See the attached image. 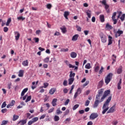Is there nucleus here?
I'll use <instances>...</instances> for the list:
<instances>
[{
	"label": "nucleus",
	"mask_w": 125,
	"mask_h": 125,
	"mask_svg": "<svg viewBox=\"0 0 125 125\" xmlns=\"http://www.w3.org/2000/svg\"><path fill=\"white\" fill-rule=\"evenodd\" d=\"M111 100H112V96H109L104 104L103 106L104 110L102 111L103 115H104L107 112V110H109V104L111 102Z\"/></svg>",
	"instance_id": "f257e3e1"
},
{
	"label": "nucleus",
	"mask_w": 125,
	"mask_h": 125,
	"mask_svg": "<svg viewBox=\"0 0 125 125\" xmlns=\"http://www.w3.org/2000/svg\"><path fill=\"white\" fill-rule=\"evenodd\" d=\"M113 77V73H109L107 76L104 79L105 83L106 84H108L111 80H112V78Z\"/></svg>",
	"instance_id": "f03ea898"
},
{
	"label": "nucleus",
	"mask_w": 125,
	"mask_h": 125,
	"mask_svg": "<svg viewBox=\"0 0 125 125\" xmlns=\"http://www.w3.org/2000/svg\"><path fill=\"white\" fill-rule=\"evenodd\" d=\"M110 93H111V91L110 90H105L103 96L100 100V102H102L103 101H104V99H105L106 97H107V96H108V95L110 94Z\"/></svg>",
	"instance_id": "7ed1b4c3"
},
{
	"label": "nucleus",
	"mask_w": 125,
	"mask_h": 125,
	"mask_svg": "<svg viewBox=\"0 0 125 125\" xmlns=\"http://www.w3.org/2000/svg\"><path fill=\"white\" fill-rule=\"evenodd\" d=\"M81 93H82V89L79 87L77 89L76 92L74 94V99H76V98H77V97H78V96H79V95H80Z\"/></svg>",
	"instance_id": "20e7f679"
},
{
	"label": "nucleus",
	"mask_w": 125,
	"mask_h": 125,
	"mask_svg": "<svg viewBox=\"0 0 125 125\" xmlns=\"http://www.w3.org/2000/svg\"><path fill=\"white\" fill-rule=\"evenodd\" d=\"M117 15L116 12H114L112 16V20L113 21L114 25H116L118 22V19H116V16Z\"/></svg>",
	"instance_id": "39448f33"
},
{
	"label": "nucleus",
	"mask_w": 125,
	"mask_h": 125,
	"mask_svg": "<svg viewBox=\"0 0 125 125\" xmlns=\"http://www.w3.org/2000/svg\"><path fill=\"white\" fill-rule=\"evenodd\" d=\"M99 116L97 113H92L89 116L90 120H95Z\"/></svg>",
	"instance_id": "423d86ee"
},
{
	"label": "nucleus",
	"mask_w": 125,
	"mask_h": 125,
	"mask_svg": "<svg viewBox=\"0 0 125 125\" xmlns=\"http://www.w3.org/2000/svg\"><path fill=\"white\" fill-rule=\"evenodd\" d=\"M100 38L101 39L102 42L104 43H105L107 42V38L106 37V35L103 34L101 33L100 34Z\"/></svg>",
	"instance_id": "0eeeda50"
},
{
	"label": "nucleus",
	"mask_w": 125,
	"mask_h": 125,
	"mask_svg": "<svg viewBox=\"0 0 125 125\" xmlns=\"http://www.w3.org/2000/svg\"><path fill=\"white\" fill-rule=\"evenodd\" d=\"M116 104H114L109 108V109L107 112V114H110V113H114L116 111Z\"/></svg>",
	"instance_id": "6e6552de"
},
{
	"label": "nucleus",
	"mask_w": 125,
	"mask_h": 125,
	"mask_svg": "<svg viewBox=\"0 0 125 125\" xmlns=\"http://www.w3.org/2000/svg\"><path fill=\"white\" fill-rule=\"evenodd\" d=\"M124 34V31L122 30H120L119 29L117 32L115 33V38H118V37H120L121 35H123Z\"/></svg>",
	"instance_id": "1a4fd4ad"
},
{
	"label": "nucleus",
	"mask_w": 125,
	"mask_h": 125,
	"mask_svg": "<svg viewBox=\"0 0 125 125\" xmlns=\"http://www.w3.org/2000/svg\"><path fill=\"white\" fill-rule=\"evenodd\" d=\"M14 34L15 35L16 41H18V40H19V38H20V33H19L18 31H15Z\"/></svg>",
	"instance_id": "9d476101"
},
{
	"label": "nucleus",
	"mask_w": 125,
	"mask_h": 125,
	"mask_svg": "<svg viewBox=\"0 0 125 125\" xmlns=\"http://www.w3.org/2000/svg\"><path fill=\"white\" fill-rule=\"evenodd\" d=\"M15 104V101L12 100L10 104H9L7 105V108H10V107H12L13 106H14V104Z\"/></svg>",
	"instance_id": "9b49d317"
},
{
	"label": "nucleus",
	"mask_w": 125,
	"mask_h": 125,
	"mask_svg": "<svg viewBox=\"0 0 125 125\" xmlns=\"http://www.w3.org/2000/svg\"><path fill=\"white\" fill-rule=\"evenodd\" d=\"M100 101H98V100H96L94 103V104L93 105V107L95 109V108H97L98 107V105H99Z\"/></svg>",
	"instance_id": "f8f14e48"
},
{
	"label": "nucleus",
	"mask_w": 125,
	"mask_h": 125,
	"mask_svg": "<svg viewBox=\"0 0 125 125\" xmlns=\"http://www.w3.org/2000/svg\"><path fill=\"white\" fill-rule=\"evenodd\" d=\"M78 38H79V34H76L73 36L72 41H73V42H76V41H78Z\"/></svg>",
	"instance_id": "ddd939ff"
},
{
	"label": "nucleus",
	"mask_w": 125,
	"mask_h": 125,
	"mask_svg": "<svg viewBox=\"0 0 125 125\" xmlns=\"http://www.w3.org/2000/svg\"><path fill=\"white\" fill-rule=\"evenodd\" d=\"M22 65H23L24 67H27V66H29V62H28V60L23 61L22 62Z\"/></svg>",
	"instance_id": "4468645a"
},
{
	"label": "nucleus",
	"mask_w": 125,
	"mask_h": 125,
	"mask_svg": "<svg viewBox=\"0 0 125 125\" xmlns=\"http://www.w3.org/2000/svg\"><path fill=\"white\" fill-rule=\"evenodd\" d=\"M102 3L105 6V9H109V7H110V6L107 4L106 1H102Z\"/></svg>",
	"instance_id": "2eb2a0df"
},
{
	"label": "nucleus",
	"mask_w": 125,
	"mask_h": 125,
	"mask_svg": "<svg viewBox=\"0 0 125 125\" xmlns=\"http://www.w3.org/2000/svg\"><path fill=\"white\" fill-rule=\"evenodd\" d=\"M105 29H107V30H112V29H113V26L110 25L109 23H107L105 25Z\"/></svg>",
	"instance_id": "dca6fc26"
},
{
	"label": "nucleus",
	"mask_w": 125,
	"mask_h": 125,
	"mask_svg": "<svg viewBox=\"0 0 125 125\" xmlns=\"http://www.w3.org/2000/svg\"><path fill=\"white\" fill-rule=\"evenodd\" d=\"M103 84H104V81H103V80H102L99 83V84H98L99 88H101V87H102V86H103Z\"/></svg>",
	"instance_id": "f3484780"
},
{
	"label": "nucleus",
	"mask_w": 125,
	"mask_h": 125,
	"mask_svg": "<svg viewBox=\"0 0 125 125\" xmlns=\"http://www.w3.org/2000/svg\"><path fill=\"white\" fill-rule=\"evenodd\" d=\"M57 102V99H53L52 102V105L53 107L56 106L57 104L56 103Z\"/></svg>",
	"instance_id": "a211bd4d"
},
{
	"label": "nucleus",
	"mask_w": 125,
	"mask_h": 125,
	"mask_svg": "<svg viewBox=\"0 0 125 125\" xmlns=\"http://www.w3.org/2000/svg\"><path fill=\"white\" fill-rule=\"evenodd\" d=\"M28 89H29L28 88H25L23 89L21 93V96H23V95H25V93H26V92L28 91Z\"/></svg>",
	"instance_id": "6ab92c4d"
},
{
	"label": "nucleus",
	"mask_w": 125,
	"mask_h": 125,
	"mask_svg": "<svg viewBox=\"0 0 125 125\" xmlns=\"http://www.w3.org/2000/svg\"><path fill=\"white\" fill-rule=\"evenodd\" d=\"M18 76L20 77H23L24 76V70L22 69L20 70L19 72Z\"/></svg>",
	"instance_id": "aec40b11"
},
{
	"label": "nucleus",
	"mask_w": 125,
	"mask_h": 125,
	"mask_svg": "<svg viewBox=\"0 0 125 125\" xmlns=\"http://www.w3.org/2000/svg\"><path fill=\"white\" fill-rule=\"evenodd\" d=\"M121 84H122V79H121L119 81V82L117 84V88L120 90V89H122V86H121Z\"/></svg>",
	"instance_id": "412c9836"
},
{
	"label": "nucleus",
	"mask_w": 125,
	"mask_h": 125,
	"mask_svg": "<svg viewBox=\"0 0 125 125\" xmlns=\"http://www.w3.org/2000/svg\"><path fill=\"white\" fill-rule=\"evenodd\" d=\"M74 81H75V78H70L68 79V84L71 85L73 83H74Z\"/></svg>",
	"instance_id": "4be33fe9"
},
{
	"label": "nucleus",
	"mask_w": 125,
	"mask_h": 125,
	"mask_svg": "<svg viewBox=\"0 0 125 125\" xmlns=\"http://www.w3.org/2000/svg\"><path fill=\"white\" fill-rule=\"evenodd\" d=\"M69 15H70V12L68 11H65L64 13V17L65 18V19H67V20H68V16H69Z\"/></svg>",
	"instance_id": "5701e85b"
},
{
	"label": "nucleus",
	"mask_w": 125,
	"mask_h": 125,
	"mask_svg": "<svg viewBox=\"0 0 125 125\" xmlns=\"http://www.w3.org/2000/svg\"><path fill=\"white\" fill-rule=\"evenodd\" d=\"M56 91V88H52L51 89L49 90V93L51 95L54 94V93Z\"/></svg>",
	"instance_id": "b1692460"
},
{
	"label": "nucleus",
	"mask_w": 125,
	"mask_h": 125,
	"mask_svg": "<svg viewBox=\"0 0 125 125\" xmlns=\"http://www.w3.org/2000/svg\"><path fill=\"white\" fill-rule=\"evenodd\" d=\"M100 20L101 22H102V23H103V22H104L105 21V18L104 17V15H100Z\"/></svg>",
	"instance_id": "393cba45"
},
{
	"label": "nucleus",
	"mask_w": 125,
	"mask_h": 125,
	"mask_svg": "<svg viewBox=\"0 0 125 125\" xmlns=\"http://www.w3.org/2000/svg\"><path fill=\"white\" fill-rule=\"evenodd\" d=\"M86 15L88 16V18H91V11L88 10L85 12Z\"/></svg>",
	"instance_id": "a878e982"
},
{
	"label": "nucleus",
	"mask_w": 125,
	"mask_h": 125,
	"mask_svg": "<svg viewBox=\"0 0 125 125\" xmlns=\"http://www.w3.org/2000/svg\"><path fill=\"white\" fill-rule=\"evenodd\" d=\"M123 72V66H120L119 68L117 69V74H122V72Z\"/></svg>",
	"instance_id": "bb28decb"
},
{
	"label": "nucleus",
	"mask_w": 125,
	"mask_h": 125,
	"mask_svg": "<svg viewBox=\"0 0 125 125\" xmlns=\"http://www.w3.org/2000/svg\"><path fill=\"white\" fill-rule=\"evenodd\" d=\"M60 29L62 30V33H63V34H65V33L67 32V28H66V27L64 26L61 27Z\"/></svg>",
	"instance_id": "cd10ccee"
},
{
	"label": "nucleus",
	"mask_w": 125,
	"mask_h": 125,
	"mask_svg": "<svg viewBox=\"0 0 125 125\" xmlns=\"http://www.w3.org/2000/svg\"><path fill=\"white\" fill-rule=\"evenodd\" d=\"M71 58H76L77 57V54L75 52H72L70 54Z\"/></svg>",
	"instance_id": "c85d7f7f"
},
{
	"label": "nucleus",
	"mask_w": 125,
	"mask_h": 125,
	"mask_svg": "<svg viewBox=\"0 0 125 125\" xmlns=\"http://www.w3.org/2000/svg\"><path fill=\"white\" fill-rule=\"evenodd\" d=\"M108 45H111V44H112V43H113V42H112V39H113V38H112L111 37V36H108Z\"/></svg>",
	"instance_id": "c756f323"
},
{
	"label": "nucleus",
	"mask_w": 125,
	"mask_h": 125,
	"mask_svg": "<svg viewBox=\"0 0 125 125\" xmlns=\"http://www.w3.org/2000/svg\"><path fill=\"white\" fill-rule=\"evenodd\" d=\"M76 73H73V71L70 72L69 78H73L74 79Z\"/></svg>",
	"instance_id": "7c9ffc66"
},
{
	"label": "nucleus",
	"mask_w": 125,
	"mask_h": 125,
	"mask_svg": "<svg viewBox=\"0 0 125 125\" xmlns=\"http://www.w3.org/2000/svg\"><path fill=\"white\" fill-rule=\"evenodd\" d=\"M27 123V121L26 120H21L19 121V124H21V125H25V124Z\"/></svg>",
	"instance_id": "2f4dec72"
},
{
	"label": "nucleus",
	"mask_w": 125,
	"mask_h": 125,
	"mask_svg": "<svg viewBox=\"0 0 125 125\" xmlns=\"http://www.w3.org/2000/svg\"><path fill=\"white\" fill-rule=\"evenodd\" d=\"M103 92H104V89H101L98 90V95H102L103 94Z\"/></svg>",
	"instance_id": "473e14b6"
},
{
	"label": "nucleus",
	"mask_w": 125,
	"mask_h": 125,
	"mask_svg": "<svg viewBox=\"0 0 125 125\" xmlns=\"http://www.w3.org/2000/svg\"><path fill=\"white\" fill-rule=\"evenodd\" d=\"M100 69V67L99 66H96L94 67V71L96 73H98V71H99V69Z\"/></svg>",
	"instance_id": "72a5a7b5"
},
{
	"label": "nucleus",
	"mask_w": 125,
	"mask_h": 125,
	"mask_svg": "<svg viewBox=\"0 0 125 125\" xmlns=\"http://www.w3.org/2000/svg\"><path fill=\"white\" fill-rule=\"evenodd\" d=\"M19 118V116L14 115L13 118V121H15L18 120V119Z\"/></svg>",
	"instance_id": "f704fd0d"
},
{
	"label": "nucleus",
	"mask_w": 125,
	"mask_h": 125,
	"mask_svg": "<svg viewBox=\"0 0 125 125\" xmlns=\"http://www.w3.org/2000/svg\"><path fill=\"white\" fill-rule=\"evenodd\" d=\"M112 57H114L115 59L112 58L113 62H112V64H114L116 62V59H117V56L115 55H112Z\"/></svg>",
	"instance_id": "c9c22d12"
},
{
	"label": "nucleus",
	"mask_w": 125,
	"mask_h": 125,
	"mask_svg": "<svg viewBox=\"0 0 125 125\" xmlns=\"http://www.w3.org/2000/svg\"><path fill=\"white\" fill-rule=\"evenodd\" d=\"M32 99V96H29L27 97L26 100H25V103L29 102Z\"/></svg>",
	"instance_id": "e433bc0d"
},
{
	"label": "nucleus",
	"mask_w": 125,
	"mask_h": 125,
	"mask_svg": "<svg viewBox=\"0 0 125 125\" xmlns=\"http://www.w3.org/2000/svg\"><path fill=\"white\" fill-rule=\"evenodd\" d=\"M60 120V118H59V116L55 115L54 117V121L55 122H58Z\"/></svg>",
	"instance_id": "4c0bfd02"
},
{
	"label": "nucleus",
	"mask_w": 125,
	"mask_h": 125,
	"mask_svg": "<svg viewBox=\"0 0 125 125\" xmlns=\"http://www.w3.org/2000/svg\"><path fill=\"white\" fill-rule=\"evenodd\" d=\"M11 22V18H9L6 23V26H9V24H10Z\"/></svg>",
	"instance_id": "58836bf2"
},
{
	"label": "nucleus",
	"mask_w": 125,
	"mask_h": 125,
	"mask_svg": "<svg viewBox=\"0 0 125 125\" xmlns=\"http://www.w3.org/2000/svg\"><path fill=\"white\" fill-rule=\"evenodd\" d=\"M79 106H80V104H75L73 107V111H75V110L78 109V108H79Z\"/></svg>",
	"instance_id": "ea45409f"
},
{
	"label": "nucleus",
	"mask_w": 125,
	"mask_h": 125,
	"mask_svg": "<svg viewBox=\"0 0 125 125\" xmlns=\"http://www.w3.org/2000/svg\"><path fill=\"white\" fill-rule=\"evenodd\" d=\"M32 121L34 123H36V122H38L39 121V117H35L32 119Z\"/></svg>",
	"instance_id": "a19ab883"
},
{
	"label": "nucleus",
	"mask_w": 125,
	"mask_h": 125,
	"mask_svg": "<svg viewBox=\"0 0 125 125\" xmlns=\"http://www.w3.org/2000/svg\"><path fill=\"white\" fill-rule=\"evenodd\" d=\"M61 51L62 52H67V51H69V49L68 48H62L61 49Z\"/></svg>",
	"instance_id": "79ce46f5"
},
{
	"label": "nucleus",
	"mask_w": 125,
	"mask_h": 125,
	"mask_svg": "<svg viewBox=\"0 0 125 125\" xmlns=\"http://www.w3.org/2000/svg\"><path fill=\"white\" fill-rule=\"evenodd\" d=\"M46 7L48 9H51V7H52V5L50 3L47 4Z\"/></svg>",
	"instance_id": "37998d69"
},
{
	"label": "nucleus",
	"mask_w": 125,
	"mask_h": 125,
	"mask_svg": "<svg viewBox=\"0 0 125 125\" xmlns=\"http://www.w3.org/2000/svg\"><path fill=\"white\" fill-rule=\"evenodd\" d=\"M17 19H18V20H22V21H24V20H25V19H26V18H24L22 16H21V17H18Z\"/></svg>",
	"instance_id": "c03bdc74"
},
{
	"label": "nucleus",
	"mask_w": 125,
	"mask_h": 125,
	"mask_svg": "<svg viewBox=\"0 0 125 125\" xmlns=\"http://www.w3.org/2000/svg\"><path fill=\"white\" fill-rule=\"evenodd\" d=\"M56 113L57 115H59L60 114H62V111L60 110V108H58L56 111Z\"/></svg>",
	"instance_id": "a18cd8bd"
},
{
	"label": "nucleus",
	"mask_w": 125,
	"mask_h": 125,
	"mask_svg": "<svg viewBox=\"0 0 125 125\" xmlns=\"http://www.w3.org/2000/svg\"><path fill=\"white\" fill-rule=\"evenodd\" d=\"M43 62L44 63H48V62H49V58H46L45 59H44Z\"/></svg>",
	"instance_id": "49530a36"
},
{
	"label": "nucleus",
	"mask_w": 125,
	"mask_h": 125,
	"mask_svg": "<svg viewBox=\"0 0 125 125\" xmlns=\"http://www.w3.org/2000/svg\"><path fill=\"white\" fill-rule=\"evenodd\" d=\"M89 103H90V101H89V100H86L85 103V106L87 107V106H88L89 105Z\"/></svg>",
	"instance_id": "de8ad7c7"
},
{
	"label": "nucleus",
	"mask_w": 125,
	"mask_h": 125,
	"mask_svg": "<svg viewBox=\"0 0 125 125\" xmlns=\"http://www.w3.org/2000/svg\"><path fill=\"white\" fill-rule=\"evenodd\" d=\"M103 71H104V68L103 66H101V69L99 71V74H102V73H103Z\"/></svg>",
	"instance_id": "09e8293b"
},
{
	"label": "nucleus",
	"mask_w": 125,
	"mask_h": 125,
	"mask_svg": "<svg viewBox=\"0 0 125 125\" xmlns=\"http://www.w3.org/2000/svg\"><path fill=\"white\" fill-rule=\"evenodd\" d=\"M34 40L36 43H39V42H40V39H39V38L35 37L34 38Z\"/></svg>",
	"instance_id": "8fccbe9b"
},
{
	"label": "nucleus",
	"mask_w": 125,
	"mask_h": 125,
	"mask_svg": "<svg viewBox=\"0 0 125 125\" xmlns=\"http://www.w3.org/2000/svg\"><path fill=\"white\" fill-rule=\"evenodd\" d=\"M76 28H77V31H78V32H82V27H81L80 26L76 25Z\"/></svg>",
	"instance_id": "3c124183"
},
{
	"label": "nucleus",
	"mask_w": 125,
	"mask_h": 125,
	"mask_svg": "<svg viewBox=\"0 0 125 125\" xmlns=\"http://www.w3.org/2000/svg\"><path fill=\"white\" fill-rule=\"evenodd\" d=\"M125 14H123L122 16L120 17V19L121 20V21H124V20H125Z\"/></svg>",
	"instance_id": "603ef678"
},
{
	"label": "nucleus",
	"mask_w": 125,
	"mask_h": 125,
	"mask_svg": "<svg viewBox=\"0 0 125 125\" xmlns=\"http://www.w3.org/2000/svg\"><path fill=\"white\" fill-rule=\"evenodd\" d=\"M101 96L100 95H97L96 96V100H98V101H99V100H100Z\"/></svg>",
	"instance_id": "864d4df0"
},
{
	"label": "nucleus",
	"mask_w": 125,
	"mask_h": 125,
	"mask_svg": "<svg viewBox=\"0 0 125 125\" xmlns=\"http://www.w3.org/2000/svg\"><path fill=\"white\" fill-rule=\"evenodd\" d=\"M7 123H8V121H5V120H3V121L2 122V123L1 124V125H7Z\"/></svg>",
	"instance_id": "5fc2aeb1"
},
{
	"label": "nucleus",
	"mask_w": 125,
	"mask_h": 125,
	"mask_svg": "<svg viewBox=\"0 0 125 125\" xmlns=\"http://www.w3.org/2000/svg\"><path fill=\"white\" fill-rule=\"evenodd\" d=\"M6 106V103L5 102H4L1 106V108H5V107Z\"/></svg>",
	"instance_id": "6e6d98bb"
},
{
	"label": "nucleus",
	"mask_w": 125,
	"mask_h": 125,
	"mask_svg": "<svg viewBox=\"0 0 125 125\" xmlns=\"http://www.w3.org/2000/svg\"><path fill=\"white\" fill-rule=\"evenodd\" d=\"M85 67L86 68V69H90V63H87Z\"/></svg>",
	"instance_id": "4d7b16f0"
},
{
	"label": "nucleus",
	"mask_w": 125,
	"mask_h": 125,
	"mask_svg": "<svg viewBox=\"0 0 125 125\" xmlns=\"http://www.w3.org/2000/svg\"><path fill=\"white\" fill-rule=\"evenodd\" d=\"M69 113H70V109H66L64 112V116H66V115H68Z\"/></svg>",
	"instance_id": "13d9d810"
},
{
	"label": "nucleus",
	"mask_w": 125,
	"mask_h": 125,
	"mask_svg": "<svg viewBox=\"0 0 125 125\" xmlns=\"http://www.w3.org/2000/svg\"><path fill=\"white\" fill-rule=\"evenodd\" d=\"M70 102V99H68L66 100V101L64 102V105H68L69 104V103Z\"/></svg>",
	"instance_id": "bf43d9fd"
},
{
	"label": "nucleus",
	"mask_w": 125,
	"mask_h": 125,
	"mask_svg": "<svg viewBox=\"0 0 125 125\" xmlns=\"http://www.w3.org/2000/svg\"><path fill=\"white\" fill-rule=\"evenodd\" d=\"M43 85H44V86H43L44 88H46V87H47V86H48L49 84L47 83H43Z\"/></svg>",
	"instance_id": "052dcab7"
},
{
	"label": "nucleus",
	"mask_w": 125,
	"mask_h": 125,
	"mask_svg": "<svg viewBox=\"0 0 125 125\" xmlns=\"http://www.w3.org/2000/svg\"><path fill=\"white\" fill-rule=\"evenodd\" d=\"M54 111V107H52V108H50L49 110L48 113H52Z\"/></svg>",
	"instance_id": "680f3d73"
},
{
	"label": "nucleus",
	"mask_w": 125,
	"mask_h": 125,
	"mask_svg": "<svg viewBox=\"0 0 125 125\" xmlns=\"http://www.w3.org/2000/svg\"><path fill=\"white\" fill-rule=\"evenodd\" d=\"M1 113H6V112H7V109L6 108H4V109H2L1 110Z\"/></svg>",
	"instance_id": "e2e57ef3"
},
{
	"label": "nucleus",
	"mask_w": 125,
	"mask_h": 125,
	"mask_svg": "<svg viewBox=\"0 0 125 125\" xmlns=\"http://www.w3.org/2000/svg\"><path fill=\"white\" fill-rule=\"evenodd\" d=\"M3 31L5 33H7V32L8 31V28L7 27H4V29H3Z\"/></svg>",
	"instance_id": "0e129e2a"
},
{
	"label": "nucleus",
	"mask_w": 125,
	"mask_h": 125,
	"mask_svg": "<svg viewBox=\"0 0 125 125\" xmlns=\"http://www.w3.org/2000/svg\"><path fill=\"white\" fill-rule=\"evenodd\" d=\"M11 85H12V83H10L9 84H8L7 88L8 89H10V88H11Z\"/></svg>",
	"instance_id": "69168bd1"
},
{
	"label": "nucleus",
	"mask_w": 125,
	"mask_h": 125,
	"mask_svg": "<svg viewBox=\"0 0 125 125\" xmlns=\"http://www.w3.org/2000/svg\"><path fill=\"white\" fill-rule=\"evenodd\" d=\"M118 121H114L112 123V125H118Z\"/></svg>",
	"instance_id": "338daca9"
},
{
	"label": "nucleus",
	"mask_w": 125,
	"mask_h": 125,
	"mask_svg": "<svg viewBox=\"0 0 125 125\" xmlns=\"http://www.w3.org/2000/svg\"><path fill=\"white\" fill-rule=\"evenodd\" d=\"M32 124H34V122H33V120H31L28 122V125H31Z\"/></svg>",
	"instance_id": "774afa93"
}]
</instances>
